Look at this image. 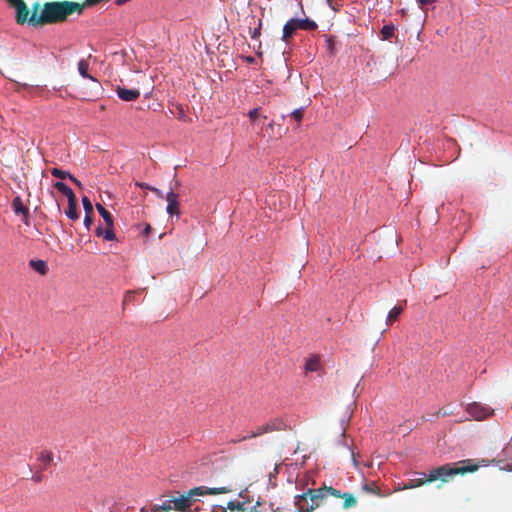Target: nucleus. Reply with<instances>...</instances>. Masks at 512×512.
<instances>
[{
    "label": "nucleus",
    "instance_id": "f257e3e1",
    "mask_svg": "<svg viewBox=\"0 0 512 512\" xmlns=\"http://www.w3.org/2000/svg\"><path fill=\"white\" fill-rule=\"evenodd\" d=\"M73 13L80 15L82 13V6L77 2L61 1V2H46L43 5L41 13L30 15L32 26L61 23Z\"/></svg>",
    "mask_w": 512,
    "mask_h": 512
},
{
    "label": "nucleus",
    "instance_id": "f03ea898",
    "mask_svg": "<svg viewBox=\"0 0 512 512\" xmlns=\"http://www.w3.org/2000/svg\"><path fill=\"white\" fill-rule=\"evenodd\" d=\"M477 469L476 465L456 467L453 464H445L434 468L428 474L423 472L415 473V477L404 483L403 489H412L421 486L425 481L432 482L438 479L447 481L448 477L465 472H473Z\"/></svg>",
    "mask_w": 512,
    "mask_h": 512
},
{
    "label": "nucleus",
    "instance_id": "7ed1b4c3",
    "mask_svg": "<svg viewBox=\"0 0 512 512\" xmlns=\"http://www.w3.org/2000/svg\"><path fill=\"white\" fill-rule=\"evenodd\" d=\"M317 27V23L309 18H291L283 26L282 40L287 41V39L292 37L298 29L314 31Z\"/></svg>",
    "mask_w": 512,
    "mask_h": 512
},
{
    "label": "nucleus",
    "instance_id": "20e7f679",
    "mask_svg": "<svg viewBox=\"0 0 512 512\" xmlns=\"http://www.w3.org/2000/svg\"><path fill=\"white\" fill-rule=\"evenodd\" d=\"M10 6L15 8V20L17 24L23 25L28 23V25L32 26V22L30 21L29 9L26 3L23 0H6Z\"/></svg>",
    "mask_w": 512,
    "mask_h": 512
},
{
    "label": "nucleus",
    "instance_id": "39448f33",
    "mask_svg": "<svg viewBox=\"0 0 512 512\" xmlns=\"http://www.w3.org/2000/svg\"><path fill=\"white\" fill-rule=\"evenodd\" d=\"M230 489L228 487H214L209 488L206 486H198L190 489L188 492V495L194 502L196 497L205 496V495H216V494H224L228 493Z\"/></svg>",
    "mask_w": 512,
    "mask_h": 512
},
{
    "label": "nucleus",
    "instance_id": "423d86ee",
    "mask_svg": "<svg viewBox=\"0 0 512 512\" xmlns=\"http://www.w3.org/2000/svg\"><path fill=\"white\" fill-rule=\"evenodd\" d=\"M165 200L167 201L166 212L170 216H179V196L173 191L171 187L169 191L165 195Z\"/></svg>",
    "mask_w": 512,
    "mask_h": 512
},
{
    "label": "nucleus",
    "instance_id": "0eeeda50",
    "mask_svg": "<svg viewBox=\"0 0 512 512\" xmlns=\"http://www.w3.org/2000/svg\"><path fill=\"white\" fill-rule=\"evenodd\" d=\"M467 413L475 420H483L491 414V409L479 403H471L467 406Z\"/></svg>",
    "mask_w": 512,
    "mask_h": 512
},
{
    "label": "nucleus",
    "instance_id": "6e6552de",
    "mask_svg": "<svg viewBox=\"0 0 512 512\" xmlns=\"http://www.w3.org/2000/svg\"><path fill=\"white\" fill-rule=\"evenodd\" d=\"M193 501L188 495V492L180 494L178 497L173 498V509L177 511H187L191 507Z\"/></svg>",
    "mask_w": 512,
    "mask_h": 512
},
{
    "label": "nucleus",
    "instance_id": "1a4fd4ad",
    "mask_svg": "<svg viewBox=\"0 0 512 512\" xmlns=\"http://www.w3.org/2000/svg\"><path fill=\"white\" fill-rule=\"evenodd\" d=\"M307 496V493H302L295 496L294 503L299 512H311L315 509L314 504L310 502Z\"/></svg>",
    "mask_w": 512,
    "mask_h": 512
},
{
    "label": "nucleus",
    "instance_id": "9d476101",
    "mask_svg": "<svg viewBox=\"0 0 512 512\" xmlns=\"http://www.w3.org/2000/svg\"><path fill=\"white\" fill-rule=\"evenodd\" d=\"M116 93L119 99L126 102L135 101L140 96L138 89H128L126 87H117Z\"/></svg>",
    "mask_w": 512,
    "mask_h": 512
},
{
    "label": "nucleus",
    "instance_id": "9b49d317",
    "mask_svg": "<svg viewBox=\"0 0 512 512\" xmlns=\"http://www.w3.org/2000/svg\"><path fill=\"white\" fill-rule=\"evenodd\" d=\"M95 235L103 238L105 241H115L116 234L114 232V226H106L103 228L101 224L95 229Z\"/></svg>",
    "mask_w": 512,
    "mask_h": 512
},
{
    "label": "nucleus",
    "instance_id": "f8f14e48",
    "mask_svg": "<svg viewBox=\"0 0 512 512\" xmlns=\"http://www.w3.org/2000/svg\"><path fill=\"white\" fill-rule=\"evenodd\" d=\"M12 208H13V211L15 212V214H22L24 216V218H25L24 223L27 225L29 209L23 204L21 197L19 195H17L12 200Z\"/></svg>",
    "mask_w": 512,
    "mask_h": 512
},
{
    "label": "nucleus",
    "instance_id": "ddd939ff",
    "mask_svg": "<svg viewBox=\"0 0 512 512\" xmlns=\"http://www.w3.org/2000/svg\"><path fill=\"white\" fill-rule=\"evenodd\" d=\"M54 187L60 193L65 195L67 197V200H72V199L76 198L75 193L73 192V190L67 184H65L64 182L57 181V182L54 183Z\"/></svg>",
    "mask_w": 512,
    "mask_h": 512
},
{
    "label": "nucleus",
    "instance_id": "4468645a",
    "mask_svg": "<svg viewBox=\"0 0 512 512\" xmlns=\"http://www.w3.org/2000/svg\"><path fill=\"white\" fill-rule=\"evenodd\" d=\"M65 215L73 221L79 218V213L77 211V198L68 200V207L65 211Z\"/></svg>",
    "mask_w": 512,
    "mask_h": 512
},
{
    "label": "nucleus",
    "instance_id": "2eb2a0df",
    "mask_svg": "<svg viewBox=\"0 0 512 512\" xmlns=\"http://www.w3.org/2000/svg\"><path fill=\"white\" fill-rule=\"evenodd\" d=\"M96 209L99 215L103 218L106 226H114L113 216L105 207H103L100 203H97Z\"/></svg>",
    "mask_w": 512,
    "mask_h": 512
},
{
    "label": "nucleus",
    "instance_id": "dca6fc26",
    "mask_svg": "<svg viewBox=\"0 0 512 512\" xmlns=\"http://www.w3.org/2000/svg\"><path fill=\"white\" fill-rule=\"evenodd\" d=\"M265 427L268 432H273L284 430L286 428V425L281 419L276 418L265 424Z\"/></svg>",
    "mask_w": 512,
    "mask_h": 512
},
{
    "label": "nucleus",
    "instance_id": "f3484780",
    "mask_svg": "<svg viewBox=\"0 0 512 512\" xmlns=\"http://www.w3.org/2000/svg\"><path fill=\"white\" fill-rule=\"evenodd\" d=\"M304 369L306 372L318 371L320 369L319 358L317 356H312L309 359H307L304 365Z\"/></svg>",
    "mask_w": 512,
    "mask_h": 512
},
{
    "label": "nucleus",
    "instance_id": "a211bd4d",
    "mask_svg": "<svg viewBox=\"0 0 512 512\" xmlns=\"http://www.w3.org/2000/svg\"><path fill=\"white\" fill-rule=\"evenodd\" d=\"M265 433H268V431H267L265 425H262V426H259L256 430L252 431L251 434L243 436L242 438H239V439L232 440V441L234 443H237V442L245 441L250 438H255V437L261 436Z\"/></svg>",
    "mask_w": 512,
    "mask_h": 512
},
{
    "label": "nucleus",
    "instance_id": "6ab92c4d",
    "mask_svg": "<svg viewBox=\"0 0 512 512\" xmlns=\"http://www.w3.org/2000/svg\"><path fill=\"white\" fill-rule=\"evenodd\" d=\"M307 494H309V496H310V498H309L310 502L312 504H314L315 507H318L319 501L325 497L326 491L323 492L321 489L314 490V491L309 490Z\"/></svg>",
    "mask_w": 512,
    "mask_h": 512
},
{
    "label": "nucleus",
    "instance_id": "aec40b11",
    "mask_svg": "<svg viewBox=\"0 0 512 512\" xmlns=\"http://www.w3.org/2000/svg\"><path fill=\"white\" fill-rule=\"evenodd\" d=\"M78 72L81 75V77H83L85 79H90V80L96 82V79L88 73V63L86 62V60L81 59L78 62Z\"/></svg>",
    "mask_w": 512,
    "mask_h": 512
},
{
    "label": "nucleus",
    "instance_id": "412c9836",
    "mask_svg": "<svg viewBox=\"0 0 512 512\" xmlns=\"http://www.w3.org/2000/svg\"><path fill=\"white\" fill-rule=\"evenodd\" d=\"M29 264L31 268H33L36 272H38L41 275H44L47 272V264L43 260H31Z\"/></svg>",
    "mask_w": 512,
    "mask_h": 512
},
{
    "label": "nucleus",
    "instance_id": "4be33fe9",
    "mask_svg": "<svg viewBox=\"0 0 512 512\" xmlns=\"http://www.w3.org/2000/svg\"><path fill=\"white\" fill-rule=\"evenodd\" d=\"M267 129L271 130V133H269V136H279L281 137L283 133H285V129L282 128L280 124H276L274 121H271L267 125Z\"/></svg>",
    "mask_w": 512,
    "mask_h": 512
},
{
    "label": "nucleus",
    "instance_id": "5701e85b",
    "mask_svg": "<svg viewBox=\"0 0 512 512\" xmlns=\"http://www.w3.org/2000/svg\"><path fill=\"white\" fill-rule=\"evenodd\" d=\"M402 310L403 309L400 306L393 307L387 314L386 323L389 325L396 321L398 316L401 314Z\"/></svg>",
    "mask_w": 512,
    "mask_h": 512
},
{
    "label": "nucleus",
    "instance_id": "b1692460",
    "mask_svg": "<svg viewBox=\"0 0 512 512\" xmlns=\"http://www.w3.org/2000/svg\"><path fill=\"white\" fill-rule=\"evenodd\" d=\"M351 415H352V412L349 411V408H347V410L345 411L344 415L340 419V426L342 428V432H341V437L342 438L345 437L346 428H347V425H348L349 420L351 418Z\"/></svg>",
    "mask_w": 512,
    "mask_h": 512
},
{
    "label": "nucleus",
    "instance_id": "393cba45",
    "mask_svg": "<svg viewBox=\"0 0 512 512\" xmlns=\"http://www.w3.org/2000/svg\"><path fill=\"white\" fill-rule=\"evenodd\" d=\"M395 27L393 24L384 25L381 29V35L384 40L390 39L394 35Z\"/></svg>",
    "mask_w": 512,
    "mask_h": 512
},
{
    "label": "nucleus",
    "instance_id": "a878e982",
    "mask_svg": "<svg viewBox=\"0 0 512 512\" xmlns=\"http://www.w3.org/2000/svg\"><path fill=\"white\" fill-rule=\"evenodd\" d=\"M51 174L54 177L60 178V179H70L72 174L69 171L62 170L60 168L54 167L51 169Z\"/></svg>",
    "mask_w": 512,
    "mask_h": 512
},
{
    "label": "nucleus",
    "instance_id": "bb28decb",
    "mask_svg": "<svg viewBox=\"0 0 512 512\" xmlns=\"http://www.w3.org/2000/svg\"><path fill=\"white\" fill-rule=\"evenodd\" d=\"M227 509H230L231 511L244 512L245 503L238 501H229L227 503Z\"/></svg>",
    "mask_w": 512,
    "mask_h": 512
},
{
    "label": "nucleus",
    "instance_id": "cd10ccee",
    "mask_svg": "<svg viewBox=\"0 0 512 512\" xmlns=\"http://www.w3.org/2000/svg\"><path fill=\"white\" fill-rule=\"evenodd\" d=\"M82 205L85 212V215H91L93 213V205L90 199L87 196H83L82 199Z\"/></svg>",
    "mask_w": 512,
    "mask_h": 512
},
{
    "label": "nucleus",
    "instance_id": "c85d7f7f",
    "mask_svg": "<svg viewBox=\"0 0 512 512\" xmlns=\"http://www.w3.org/2000/svg\"><path fill=\"white\" fill-rule=\"evenodd\" d=\"M38 459L42 462L43 467L46 468L47 465L52 461V454L48 451H42Z\"/></svg>",
    "mask_w": 512,
    "mask_h": 512
},
{
    "label": "nucleus",
    "instance_id": "c756f323",
    "mask_svg": "<svg viewBox=\"0 0 512 512\" xmlns=\"http://www.w3.org/2000/svg\"><path fill=\"white\" fill-rule=\"evenodd\" d=\"M452 413V410L451 409H448V408H443V409H439L437 412H435L434 414L432 415H427V417L425 418V420L429 421L431 420V417H445V416H448Z\"/></svg>",
    "mask_w": 512,
    "mask_h": 512
},
{
    "label": "nucleus",
    "instance_id": "7c9ffc66",
    "mask_svg": "<svg viewBox=\"0 0 512 512\" xmlns=\"http://www.w3.org/2000/svg\"><path fill=\"white\" fill-rule=\"evenodd\" d=\"M342 497H345L344 507L349 508L355 505L356 500L351 494H343Z\"/></svg>",
    "mask_w": 512,
    "mask_h": 512
},
{
    "label": "nucleus",
    "instance_id": "2f4dec72",
    "mask_svg": "<svg viewBox=\"0 0 512 512\" xmlns=\"http://www.w3.org/2000/svg\"><path fill=\"white\" fill-rule=\"evenodd\" d=\"M303 111H304V108L300 107V108L293 110L289 115L292 118H294L296 121H300L303 117Z\"/></svg>",
    "mask_w": 512,
    "mask_h": 512
},
{
    "label": "nucleus",
    "instance_id": "473e14b6",
    "mask_svg": "<svg viewBox=\"0 0 512 512\" xmlns=\"http://www.w3.org/2000/svg\"><path fill=\"white\" fill-rule=\"evenodd\" d=\"M159 509L165 510V511L173 509V498L164 500L162 502V504L159 506Z\"/></svg>",
    "mask_w": 512,
    "mask_h": 512
},
{
    "label": "nucleus",
    "instance_id": "72a5a7b5",
    "mask_svg": "<svg viewBox=\"0 0 512 512\" xmlns=\"http://www.w3.org/2000/svg\"><path fill=\"white\" fill-rule=\"evenodd\" d=\"M83 223H84L85 228H86L87 230H89V229H90V227H91V225L93 224V219H92L91 215H87V214H86V215L84 216V221H83Z\"/></svg>",
    "mask_w": 512,
    "mask_h": 512
},
{
    "label": "nucleus",
    "instance_id": "f704fd0d",
    "mask_svg": "<svg viewBox=\"0 0 512 512\" xmlns=\"http://www.w3.org/2000/svg\"><path fill=\"white\" fill-rule=\"evenodd\" d=\"M325 491H326V494H331L333 496H336V497H342L343 495L341 494V492L339 490H336V489H333V488H325Z\"/></svg>",
    "mask_w": 512,
    "mask_h": 512
},
{
    "label": "nucleus",
    "instance_id": "c9c22d12",
    "mask_svg": "<svg viewBox=\"0 0 512 512\" xmlns=\"http://www.w3.org/2000/svg\"><path fill=\"white\" fill-rule=\"evenodd\" d=\"M416 1L418 3L419 7L424 10L425 6L434 3L436 0H416Z\"/></svg>",
    "mask_w": 512,
    "mask_h": 512
},
{
    "label": "nucleus",
    "instance_id": "e433bc0d",
    "mask_svg": "<svg viewBox=\"0 0 512 512\" xmlns=\"http://www.w3.org/2000/svg\"><path fill=\"white\" fill-rule=\"evenodd\" d=\"M151 191H152L153 193H155V195H156V197H157V198H159V199H165V195H164V193H163V191H162V190H160V189H158V188H156V187H153V188H151Z\"/></svg>",
    "mask_w": 512,
    "mask_h": 512
},
{
    "label": "nucleus",
    "instance_id": "4c0bfd02",
    "mask_svg": "<svg viewBox=\"0 0 512 512\" xmlns=\"http://www.w3.org/2000/svg\"><path fill=\"white\" fill-rule=\"evenodd\" d=\"M326 3L333 11H337L339 9V4L335 3L333 0H326Z\"/></svg>",
    "mask_w": 512,
    "mask_h": 512
},
{
    "label": "nucleus",
    "instance_id": "58836bf2",
    "mask_svg": "<svg viewBox=\"0 0 512 512\" xmlns=\"http://www.w3.org/2000/svg\"><path fill=\"white\" fill-rule=\"evenodd\" d=\"M227 507L221 505H213L212 512H226Z\"/></svg>",
    "mask_w": 512,
    "mask_h": 512
},
{
    "label": "nucleus",
    "instance_id": "ea45409f",
    "mask_svg": "<svg viewBox=\"0 0 512 512\" xmlns=\"http://www.w3.org/2000/svg\"><path fill=\"white\" fill-rule=\"evenodd\" d=\"M258 112H259V108L252 109L248 112V117L252 120L258 115Z\"/></svg>",
    "mask_w": 512,
    "mask_h": 512
},
{
    "label": "nucleus",
    "instance_id": "a19ab883",
    "mask_svg": "<svg viewBox=\"0 0 512 512\" xmlns=\"http://www.w3.org/2000/svg\"><path fill=\"white\" fill-rule=\"evenodd\" d=\"M43 479L41 473H35L32 475V480L35 482H41Z\"/></svg>",
    "mask_w": 512,
    "mask_h": 512
},
{
    "label": "nucleus",
    "instance_id": "79ce46f5",
    "mask_svg": "<svg viewBox=\"0 0 512 512\" xmlns=\"http://www.w3.org/2000/svg\"><path fill=\"white\" fill-rule=\"evenodd\" d=\"M137 186L143 188V189H147V190H150L151 191V188H153L154 186H151L147 183H137L136 184Z\"/></svg>",
    "mask_w": 512,
    "mask_h": 512
},
{
    "label": "nucleus",
    "instance_id": "37998d69",
    "mask_svg": "<svg viewBox=\"0 0 512 512\" xmlns=\"http://www.w3.org/2000/svg\"><path fill=\"white\" fill-rule=\"evenodd\" d=\"M179 186H180V181H179V180H175V179H173V180L170 182V188H171V187H172V188H173V187L177 188V187H179Z\"/></svg>",
    "mask_w": 512,
    "mask_h": 512
},
{
    "label": "nucleus",
    "instance_id": "c03bdc74",
    "mask_svg": "<svg viewBox=\"0 0 512 512\" xmlns=\"http://www.w3.org/2000/svg\"><path fill=\"white\" fill-rule=\"evenodd\" d=\"M70 180H71L75 185H77L78 187H81V186H82L81 182H80L76 177H74L73 175L71 176Z\"/></svg>",
    "mask_w": 512,
    "mask_h": 512
},
{
    "label": "nucleus",
    "instance_id": "a18cd8bd",
    "mask_svg": "<svg viewBox=\"0 0 512 512\" xmlns=\"http://www.w3.org/2000/svg\"><path fill=\"white\" fill-rule=\"evenodd\" d=\"M258 35H260V27L259 28H255L254 31L252 32V35L251 37L253 39H255Z\"/></svg>",
    "mask_w": 512,
    "mask_h": 512
},
{
    "label": "nucleus",
    "instance_id": "49530a36",
    "mask_svg": "<svg viewBox=\"0 0 512 512\" xmlns=\"http://www.w3.org/2000/svg\"><path fill=\"white\" fill-rule=\"evenodd\" d=\"M39 8H40V4L38 2L34 3L33 4V11H32V13H35L36 15H38L37 11H38Z\"/></svg>",
    "mask_w": 512,
    "mask_h": 512
},
{
    "label": "nucleus",
    "instance_id": "de8ad7c7",
    "mask_svg": "<svg viewBox=\"0 0 512 512\" xmlns=\"http://www.w3.org/2000/svg\"><path fill=\"white\" fill-rule=\"evenodd\" d=\"M151 231V226L149 224H146L144 230H143V234L145 235H148Z\"/></svg>",
    "mask_w": 512,
    "mask_h": 512
},
{
    "label": "nucleus",
    "instance_id": "09e8293b",
    "mask_svg": "<svg viewBox=\"0 0 512 512\" xmlns=\"http://www.w3.org/2000/svg\"><path fill=\"white\" fill-rule=\"evenodd\" d=\"M130 0H115V4L118 5V6H121L127 2H129Z\"/></svg>",
    "mask_w": 512,
    "mask_h": 512
},
{
    "label": "nucleus",
    "instance_id": "8fccbe9b",
    "mask_svg": "<svg viewBox=\"0 0 512 512\" xmlns=\"http://www.w3.org/2000/svg\"><path fill=\"white\" fill-rule=\"evenodd\" d=\"M131 299V295L130 294H127L124 298V304H127Z\"/></svg>",
    "mask_w": 512,
    "mask_h": 512
},
{
    "label": "nucleus",
    "instance_id": "3c124183",
    "mask_svg": "<svg viewBox=\"0 0 512 512\" xmlns=\"http://www.w3.org/2000/svg\"><path fill=\"white\" fill-rule=\"evenodd\" d=\"M274 471H275V473H278V471H279L278 465H275Z\"/></svg>",
    "mask_w": 512,
    "mask_h": 512
},
{
    "label": "nucleus",
    "instance_id": "603ef678",
    "mask_svg": "<svg viewBox=\"0 0 512 512\" xmlns=\"http://www.w3.org/2000/svg\"><path fill=\"white\" fill-rule=\"evenodd\" d=\"M340 443H341V444H343L344 446L348 447V446H347V444H346V442H345L344 440H343V441H341Z\"/></svg>",
    "mask_w": 512,
    "mask_h": 512
},
{
    "label": "nucleus",
    "instance_id": "864d4df0",
    "mask_svg": "<svg viewBox=\"0 0 512 512\" xmlns=\"http://www.w3.org/2000/svg\"><path fill=\"white\" fill-rule=\"evenodd\" d=\"M389 4H392L393 0H387Z\"/></svg>",
    "mask_w": 512,
    "mask_h": 512
}]
</instances>
